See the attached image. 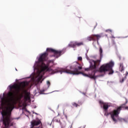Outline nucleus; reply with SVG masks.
<instances>
[{"label": "nucleus", "instance_id": "1", "mask_svg": "<svg viewBox=\"0 0 128 128\" xmlns=\"http://www.w3.org/2000/svg\"><path fill=\"white\" fill-rule=\"evenodd\" d=\"M22 86L15 84L10 86V90H15L12 92H10L8 95L10 98L8 100H6V97L1 98V105L4 106V108L2 110V114L3 116V124L6 128H10V126H14V123L12 122V118H10V113L12 112V110L14 108L16 102L14 100V94H19L22 91L26 90V83L23 82L21 83Z\"/></svg>", "mask_w": 128, "mask_h": 128}, {"label": "nucleus", "instance_id": "2", "mask_svg": "<svg viewBox=\"0 0 128 128\" xmlns=\"http://www.w3.org/2000/svg\"><path fill=\"white\" fill-rule=\"evenodd\" d=\"M100 64V60H97L96 61L93 60L90 68H85L84 70H86V72H88L89 70H92V72L89 75L82 72H78V70H82V67L78 63H76V64L74 65L70 66H69L70 70L68 69V66H67L64 69H62L61 70V74L66 72V74H81L84 76H86L87 78H92L93 80H96V72H106L112 70V61H111L110 63L102 65L99 68V70H97L96 66H98Z\"/></svg>", "mask_w": 128, "mask_h": 128}, {"label": "nucleus", "instance_id": "3", "mask_svg": "<svg viewBox=\"0 0 128 128\" xmlns=\"http://www.w3.org/2000/svg\"><path fill=\"white\" fill-rule=\"evenodd\" d=\"M48 54L46 52L41 54L38 59V62H36V64H35L34 67L38 68L40 66L41 72H44V70H46V72H50L52 74H56V70H52L50 67L48 68V66H50V62H52V60H50L49 62L46 64L44 62H46V60H48Z\"/></svg>", "mask_w": 128, "mask_h": 128}, {"label": "nucleus", "instance_id": "4", "mask_svg": "<svg viewBox=\"0 0 128 128\" xmlns=\"http://www.w3.org/2000/svg\"><path fill=\"white\" fill-rule=\"evenodd\" d=\"M128 104V99L126 98V102L124 104H122L120 106L118 107L116 110H114L112 111V120L114 122V124H116L118 120H120V116L118 114L122 110V108H124V106Z\"/></svg>", "mask_w": 128, "mask_h": 128}, {"label": "nucleus", "instance_id": "5", "mask_svg": "<svg viewBox=\"0 0 128 128\" xmlns=\"http://www.w3.org/2000/svg\"><path fill=\"white\" fill-rule=\"evenodd\" d=\"M100 104L101 108H103V109L104 110V112H105L104 116H110L111 118H112V112L108 113V106H110L108 104L104 103L102 101H100Z\"/></svg>", "mask_w": 128, "mask_h": 128}, {"label": "nucleus", "instance_id": "6", "mask_svg": "<svg viewBox=\"0 0 128 128\" xmlns=\"http://www.w3.org/2000/svg\"><path fill=\"white\" fill-rule=\"evenodd\" d=\"M46 52H52L54 54L52 56L56 58H60V56L64 54L62 53V50H56L52 48H47Z\"/></svg>", "mask_w": 128, "mask_h": 128}, {"label": "nucleus", "instance_id": "7", "mask_svg": "<svg viewBox=\"0 0 128 128\" xmlns=\"http://www.w3.org/2000/svg\"><path fill=\"white\" fill-rule=\"evenodd\" d=\"M100 38H102V34H92L90 36L87 38V40H88V42L97 40V43L98 44V40H100Z\"/></svg>", "mask_w": 128, "mask_h": 128}, {"label": "nucleus", "instance_id": "8", "mask_svg": "<svg viewBox=\"0 0 128 128\" xmlns=\"http://www.w3.org/2000/svg\"><path fill=\"white\" fill-rule=\"evenodd\" d=\"M42 126V121L40 120H33L30 122V128H40L38 126Z\"/></svg>", "mask_w": 128, "mask_h": 128}, {"label": "nucleus", "instance_id": "9", "mask_svg": "<svg viewBox=\"0 0 128 128\" xmlns=\"http://www.w3.org/2000/svg\"><path fill=\"white\" fill-rule=\"evenodd\" d=\"M84 46L83 42H71L70 44H68V46L69 48H74L76 46Z\"/></svg>", "mask_w": 128, "mask_h": 128}, {"label": "nucleus", "instance_id": "10", "mask_svg": "<svg viewBox=\"0 0 128 128\" xmlns=\"http://www.w3.org/2000/svg\"><path fill=\"white\" fill-rule=\"evenodd\" d=\"M119 70L121 72H122L124 70V63H120L119 64Z\"/></svg>", "mask_w": 128, "mask_h": 128}, {"label": "nucleus", "instance_id": "11", "mask_svg": "<svg viewBox=\"0 0 128 128\" xmlns=\"http://www.w3.org/2000/svg\"><path fill=\"white\" fill-rule=\"evenodd\" d=\"M82 103L81 102H78V104L75 102H74L72 103V106H74V108H78V106H82Z\"/></svg>", "mask_w": 128, "mask_h": 128}, {"label": "nucleus", "instance_id": "12", "mask_svg": "<svg viewBox=\"0 0 128 128\" xmlns=\"http://www.w3.org/2000/svg\"><path fill=\"white\" fill-rule=\"evenodd\" d=\"M128 72H126V74H125V76L124 78H123L121 79L120 80V82L121 84H122V82H124V80H126V76H128Z\"/></svg>", "mask_w": 128, "mask_h": 128}, {"label": "nucleus", "instance_id": "13", "mask_svg": "<svg viewBox=\"0 0 128 128\" xmlns=\"http://www.w3.org/2000/svg\"><path fill=\"white\" fill-rule=\"evenodd\" d=\"M24 100H30V93L26 92L24 97Z\"/></svg>", "mask_w": 128, "mask_h": 128}, {"label": "nucleus", "instance_id": "14", "mask_svg": "<svg viewBox=\"0 0 128 128\" xmlns=\"http://www.w3.org/2000/svg\"><path fill=\"white\" fill-rule=\"evenodd\" d=\"M99 52L100 54V58H102V47L100 48Z\"/></svg>", "mask_w": 128, "mask_h": 128}, {"label": "nucleus", "instance_id": "15", "mask_svg": "<svg viewBox=\"0 0 128 128\" xmlns=\"http://www.w3.org/2000/svg\"><path fill=\"white\" fill-rule=\"evenodd\" d=\"M24 98V94H20V98H19L20 100H22V98Z\"/></svg>", "mask_w": 128, "mask_h": 128}, {"label": "nucleus", "instance_id": "16", "mask_svg": "<svg viewBox=\"0 0 128 128\" xmlns=\"http://www.w3.org/2000/svg\"><path fill=\"white\" fill-rule=\"evenodd\" d=\"M78 60H82V56H79L78 58Z\"/></svg>", "mask_w": 128, "mask_h": 128}, {"label": "nucleus", "instance_id": "17", "mask_svg": "<svg viewBox=\"0 0 128 128\" xmlns=\"http://www.w3.org/2000/svg\"><path fill=\"white\" fill-rule=\"evenodd\" d=\"M47 84L50 86V81H47Z\"/></svg>", "mask_w": 128, "mask_h": 128}, {"label": "nucleus", "instance_id": "18", "mask_svg": "<svg viewBox=\"0 0 128 128\" xmlns=\"http://www.w3.org/2000/svg\"><path fill=\"white\" fill-rule=\"evenodd\" d=\"M125 110H128V106L125 107Z\"/></svg>", "mask_w": 128, "mask_h": 128}, {"label": "nucleus", "instance_id": "19", "mask_svg": "<svg viewBox=\"0 0 128 128\" xmlns=\"http://www.w3.org/2000/svg\"><path fill=\"white\" fill-rule=\"evenodd\" d=\"M65 118H66V120H68V116L66 115H65Z\"/></svg>", "mask_w": 128, "mask_h": 128}, {"label": "nucleus", "instance_id": "20", "mask_svg": "<svg viewBox=\"0 0 128 128\" xmlns=\"http://www.w3.org/2000/svg\"><path fill=\"white\" fill-rule=\"evenodd\" d=\"M113 44H116V43L114 42H113Z\"/></svg>", "mask_w": 128, "mask_h": 128}, {"label": "nucleus", "instance_id": "21", "mask_svg": "<svg viewBox=\"0 0 128 128\" xmlns=\"http://www.w3.org/2000/svg\"><path fill=\"white\" fill-rule=\"evenodd\" d=\"M120 60V57H119Z\"/></svg>", "mask_w": 128, "mask_h": 128}, {"label": "nucleus", "instance_id": "22", "mask_svg": "<svg viewBox=\"0 0 128 128\" xmlns=\"http://www.w3.org/2000/svg\"><path fill=\"white\" fill-rule=\"evenodd\" d=\"M112 66H114V63H112Z\"/></svg>", "mask_w": 128, "mask_h": 128}, {"label": "nucleus", "instance_id": "23", "mask_svg": "<svg viewBox=\"0 0 128 128\" xmlns=\"http://www.w3.org/2000/svg\"><path fill=\"white\" fill-rule=\"evenodd\" d=\"M112 74H114V71H112Z\"/></svg>", "mask_w": 128, "mask_h": 128}, {"label": "nucleus", "instance_id": "24", "mask_svg": "<svg viewBox=\"0 0 128 128\" xmlns=\"http://www.w3.org/2000/svg\"><path fill=\"white\" fill-rule=\"evenodd\" d=\"M52 62H54V61H52Z\"/></svg>", "mask_w": 128, "mask_h": 128}, {"label": "nucleus", "instance_id": "25", "mask_svg": "<svg viewBox=\"0 0 128 128\" xmlns=\"http://www.w3.org/2000/svg\"><path fill=\"white\" fill-rule=\"evenodd\" d=\"M111 74H112V72Z\"/></svg>", "mask_w": 128, "mask_h": 128}]
</instances>
